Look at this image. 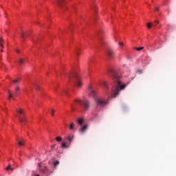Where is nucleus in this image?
<instances>
[{"label": "nucleus", "mask_w": 176, "mask_h": 176, "mask_svg": "<svg viewBox=\"0 0 176 176\" xmlns=\"http://www.w3.org/2000/svg\"><path fill=\"white\" fill-rule=\"evenodd\" d=\"M109 74L111 75V76H113V79L114 80V87L112 88L110 92V96H111L113 98H116V97L119 96V91L126 89V85L122 84L120 77L118 75L115 70H111Z\"/></svg>", "instance_id": "f257e3e1"}, {"label": "nucleus", "mask_w": 176, "mask_h": 176, "mask_svg": "<svg viewBox=\"0 0 176 176\" xmlns=\"http://www.w3.org/2000/svg\"><path fill=\"white\" fill-rule=\"evenodd\" d=\"M67 78L70 80H74V79H75V80H74V83L75 86H76V87H78V89H80V87H82V86H83V83L82 82V81L80 80L78 74L69 73L67 75Z\"/></svg>", "instance_id": "f03ea898"}, {"label": "nucleus", "mask_w": 176, "mask_h": 176, "mask_svg": "<svg viewBox=\"0 0 176 176\" xmlns=\"http://www.w3.org/2000/svg\"><path fill=\"white\" fill-rule=\"evenodd\" d=\"M18 120L22 124H25L27 123V118H25V111L23 110L22 109H19L16 110Z\"/></svg>", "instance_id": "7ed1b4c3"}, {"label": "nucleus", "mask_w": 176, "mask_h": 176, "mask_svg": "<svg viewBox=\"0 0 176 176\" xmlns=\"http://www.w3.org/2000/svg\"><path fill=\"white\" fill-rule=\"evenodd\" d=\"M75 102L79 104L81 108H83L84 111H88L89 108H90V102L87 100H80L78 99L75 100Z\"/></svg>", "instance_id": "20e7f679"}, {"label": "nucleus", "mask_w": 176, "mask_h": 176, "mask_svg": "<svg viewBox=\"0 0 176 176\" xmlns=\"http://www.w3.org/2000/svg\"><path fill=\"white\" fill-rule=\"evenodd\" d=\"M96 104L100 107H104V105H107V104H108V101L104 100L102 99H97Z\"/></svg>", "instance_id": "39448f33"}, {"label": "nucleus", "mask_w": 176, "mask_h": 176, "mask_svg": "<svg viewBox=\"0 0 176 176\" xmlns=\"http://www.w3.org/2000/svg\"><path fill=\"white\" fill-rule=\"evenodd\" d=\"M107 56L109 57V58H113V56H115V52H113L112 50H109L107 52Z\"/></svg>", "instance_id": "423d86ee"}, {"label": "nucleus", "mask_w": 176, "mask_h": 176, "mask_svg": "<svg viewBox=\"0 0 176 176\" xmlns=\"http://www.w3.org/2000/svg\"><path fill=\"white\" fill-rule=\"evenodd\" d=\"M56 3L59 8L64 9V0H58Z\"/></svg>", "instance_id": "0eeeda50"}, {"label": "nucleus", "mask_w": 176, "mask_h": 176, "mask_svg": "<svg viewBox=\"0 0 176 176\" xmlns=\"http://www.w3.org/2000/svg\"><path fill=\"white\" fill-rule=\"evenodd\" d=\"M89 90L90 96L91 97H96V91L91 89V87H89Z\"/></svg>", "instance_id": "6e6552de"}, {"label": "nucleus", "mask_w": 176, "mask_h": 176, "mask_svg": "<svg viewBox=\"0 0 176 176\" xmlns=\"http://www.w3.org/2000/svg\"><path fill=\"white\" fill-rule=\"evenodd\" d=\"M18 94H20V87H16L14 89V96H18Z\"/></svg>", "instance_id": "1a4fd4ad"}, {"label": "nucleus", "mask_w": 176, "mask_h": 176, "mask_svg": "<svg viewBox=\"0 0 176 176\" xmlns=\"http://www.w3.org/2000/svg\"><path fill=\"white\" fill-rule=\"evenodd\" d=\"M86 130H87V125H85L84 126H82L81 129H79V131L80 133H81V134H83V133H85Z\"/></svg>", "instance_id": "9d476101"}, {"label": "nucleus", "mask_w": 176, "mask_h": 176, "mask_svg": "<svg viewBox=\"0 0 176 176\" xmlns=\"http://www.w3.org/2000/svg\"><path fill=\"white\" fill-rule=\"evenodd\" d=\"M8 98H9V100H10V98H13V97H15L14 95L13 94H12L10 90H8Z\"/></svg>", "instance_id": "9b49d317"}, {"label": "nucleus", "mask_w": 176, "mask_h": 176, "mask_svg": "<svg viewBox=\"0 0 176 176\" xmlns=\"http://www.w3.org/2000/svg\"><path fill=\"white\" fill-rule=\"evenodd\" d=\"M67 140H68L69 142H72V141H74V135H69Z\"/></svg>", "instance_id": "f8f14e48"}, {"label": "nucleus", "mask_w": 176, "mask_h": 176, "mask_svg": "<svg viewBox=\"0 0 176 176\" xmlns=\"http://www.w3.org/2000/svg\"><path fill=\"white\" fill-rule=\"evenodd\" d=\"M75 129V124L74 122H72L69 126V130H74Z\"/></svg>", "instance_id": "ddd939ff"}, {"label": "nucleus", "mask_w": 176, "mask_h": 176, "mask_svg": "<svg viewBox=\"0 0 176 176\" xmlns=\"http://www.w3.org/2000/svg\"><path fill=\"white\" fill-rule=\"evenodd\" d=\"M14 85H17V83H20V78H17L16 80H12Z\"/></svg>", "instance_id": "4468645a"}, {"label": "nucleus", "mask_w": 176, "mask_h": 176, "mask_svg": "<svg viewBox=\"0 0 176 176\" xmlns=\"http://www.w3.org/2000/svg\"><path fill=\"white\" fill-rule=\"evenodd\" d=\"M77 122H78V124H80V126L83 124V119L82 118H79Z\"/></svg>", "instance_id": "2eb2a0df"}, {"label": "nucleus", "mask_w": 176, "mask_h": 176, "mask_svg": "<svg viewBox=\"0 0 176 176\" xmlns=\"http://www.w3.org/2000/svg\"><path fill=\"white\" fill-rule=\"evenodd\" d=\"M102 86H104V87H105L106 89H108V83H107V82L103 81L102 82Z\"/></svg>", "instance_id": "dca6fc26"}, {"label": "nucleus", "mask_w": 176, "mask_h": 176, "mask_svg": "<svg viewBox=\"0 0 176 176\" xmlns=\"http://www.w3.org/2000/svg\"><path fill=\"white\" fill-rule=\"evenodd\" d=\"M33 86H34L36 90H40V87L36 83H33Z\"/></svg>", "instance_id": "f3484780"}, {"label": "nucleus", "mask_w": 176, "mask_h": 176, "mask_svg": "<svg viewBox=\"0 0 176 176\" xmlns=\"http://www.w3.org/2000/svg\"><path fill=\"white\" fill-rule=\"evenodd\" d=\"M3 38H0V46H1L2 49H3Z\"/></svg>", "instance_id": "a211bd4d"}, {"label": "nucleus", "mask_w": 176, "mask_h": 176, "mask_svg": "<svg viewBox=\"0 0 176 176\" xmlns=\"http://www.w3.org/2000/svg\"><path fill=\"white\" fill-rule=\"evenodd\" d=\"M56 140L58 141V142H60V141L63 140V138H61L60 136H58L56 138Z\"/></svg>", "instance_id": "6ab92c4d"}, {"label": "nucleus", "mask_w": 176, "mask_h": 176, "mask_svg": "<svg viewBox=\"0 0 176 176\" xmlns=\"http://www.w3.org/2000/svg\"><path fill=\"white\" fill-rule=\"evenodd\" d=\"M152 25H153V23H147V28L148 29L152 28Z\"/></svg>", "instance_id": "aec40b11"}, {"label": "nucleus", "mask_w": 176, "mask_h": 176, "mask_svg": "<svg viewBox=\"0 0 176 176\" xmlns=\"http://www.w3.org/2000/svg\"><path fill=\"white\" fill-rule=\"evenodd\" d=\"M58 164H60V162H59V161H56V162L54 163V167H57V166H58Z\"/></svg>", "instance_id": "412c9836"}, {"label": "nucleus", "mask_w": 176, "mask_h": 176, "mask_svg": "<svg viewBox=\"0 0 176 176\" xmlns=\"http://www.w3.org/2000/svg\"><path fill=\"white\" fill-rule=\"evenodd\" d=\"M18 144L19 145V146H24V142H23L21 141H19Z\"/></svg>", "instance_id": "4be33fe9"}, {"label": "nucleus", "mask_w": 176, "mask_h": 176, "mask_svg": "<svg viewBox=\"0 0 176 176\" xmlns=\"http://www.w3.org/2000/svg\"><path fill=\"white\" fill-rule=\"evenodd\" d=\"M21 37L23 38V39H25V33L22 32V33L21 34Z\"/></svg>", "instance_id": "5701e85b"}, {"label": "nucleus", "mask_w": 176, "mask_h": 176, "mask_svg": "<svg viewBox=\"0 0 176 176\" xmlns=\"http://www.w3.org/2000/svg\"><path fill=\"white\" fill-rule=\"evenodd\" d=\"M143 49H144V47H140L135 48V50H138V52H140V50H142Z\"/></svg>", "instance_id": "b1692460"}, {"label": "nucleus", "mask_w": 176, "mask_h": 176, "mask_svg": "<svg viewBox=\"0 0 176 176\" xmlns=\"http://www.w3.org/2000/svg\"><path fill=\"white\" fill-rule=\"evenodd\" d=\"M23 63H24V59L20 58H19V63H20V64H23Z\"/></svg>", "instance_id": "393cba45"}, {"label": "nucleus", "mask_w": 176, "mask_h": 176, "mask_svg": "<svg viewBox=\"0 0 176 176\" xmlns=\"http://www.w3.org/2000/svg\"><path fill=\"white\" fill-rule=\"evenodd\" d=\"M61 147L62 148H67V143H63Z\"/></svg>", "instance_id": "a878e982"}, {"label": "nucleus", "mask_w": 176, "mask_h": 176, "mask_svg": "<svg viewBox=\"0 0 176 176\" xmlns=\"http://www.w3.org/2000/svg\"><path fill=\"white\" fill-rule=\"evenodd\" d=\"M6 170H12V171H13V168H11L10 167V165H9L7 168H6Z\"/></svg>", "instance_id": "bb28decb"}, {"label": "nucleus", "mask_w": 176, "mask_h": 176, "mask_svg": "<svg viewBox=\"0 0 176 176\" xmlns=\"http://www.w3.org/2000/svg\"><path fill=\"white\" fill-rule=\"evenodd\" d=\"M51 115L52 116H54V109H51Z\"/></svg>", "instance_id": "cd10ccee"}, {"label": "nucleus", "mask_w": 176, "mask_h": 176, "mask_svg": "<svg viewBox=\"0 0 176 176\" xmlns=\"http://www.w3.org/2000/svg\"><path fill=\"white\" fill-rule=\"evenodd\" d=\"M137 73L138 74H142V70L139 69V70L137 71Z\"/></svg>", "instance_id": "c85d7f7f"}, {"label": "nucleus", "mask_w": 176, "mask_h": 176, "mask_svg": "<svg viewBox=\"0 0 176 176\" xmlns=\"http://www.w3.org/2000/svg\"><path fill=\"white\" fill-rule=\"evenodd\" d=\"M155 10H156V12H159V8L156 7Z\"/></svg>", "instance_id": "c756f323"}, {"label": "nucleus", "mask_w": 176, "mask_h": 176, "mask_svg": "<svg viewBox=\"0 0 176 176\" xmlns=\"http://www.w3.org/2000/svg\"><path fill=\"white\" fill-rule=\"evenodd\" d=\"M120 46H123V43H119Z\"/></svg>", "instance_id": "7c9ffc66"}, {"label": "nucleus", "mask_w": 176, "mask_h": 176, "mask_svg": "<svg viewBox=\"0 0 176 176\" xmlns=\"http://www.w3.org/2000/svg\"><path fill=\"white\" fill-rule=\"evenodd\" d=\"M16 53H19V50H16Z\"/></svg>", "instance_id": "2f4dec72"}, {"label": "nucleus", "mask_w": 176, "mask_h": 176, "mask_svg": "<svg viewBox=\"0 0 176 176\" xmlns=\"http://www.w3.org/2000/svg\"><path fill=\"white\" fill-rule=\"evenodd\" d=\"M38 167H41V163L38 164Z\"/></svg>", "instance_id": "473e14b6"}, {"label": "nucleus", "mask_w": 176, "mask_h": 176, "mask_svg": "<svg viewBox=\"0 0 176 176\" xmlns=\"http://www.w3.org/2000/svg\"><path fill=\"white\" fill-rule=\"evenodd\" d=\"M76 54H77V56H79V52H76Z\"/></svg>", "instance_id": "72a5a7b5"}, {"label": "nucleus", "mask_w": 176, "mask_h": 176, "mask_svg": "<svg viewBox=\"0 0 176 176\" xmlns=\"http://www.w3.org/2000/svg\"><path fill=\"white\" fill-rule=\"evenodd\" d=\"M156 23H157V24H159V21H157Z\"/></svg>", "instance_id": "f704fd0d"}, {"label": "nucleus", "mask_w": 176, "mask_h": 176, "mask_svg": "<svg viewBox=\"0 0 176 176\" xmlns=\"http://www.w3.org/2000/svg\"><path fill=\"white\" fill-rule=\"evenodd\" d=\"M41 171H42V173H45V170H41Z\"/></svg>", "instance_id": "c9c22d12"}, {"label": "nucleus", "mask_w": 176, "mask_h": 176, "mask_svg": "<svg viewBox=\"0 0 176 176\" xmlns=\"http://www.w3.org/2000/svg\"><path fill=\"white\" fill-rule=\"evenodd\" d=\"M64 93H65V94H67V92H66L65 91H64Z\"/></svg>", "instance_id": "e433bc0d"}, {"label": "nucleus", "mask_w": 176, "mask_h": 176, "mask_svg": "<svg viewBox=\"0 0 176 176\" xmlns=\"http://www.w3.org/2000/svg\"><path fill=\"white\" fill-rule=\"evenodd\" d=\"M35 176H41V175H36Z\"/></svg>", "instance_id": "4c0bfd02"}, {"label": "nucleus", "mask_w": 176, "mask_h": 176, "mask_svg": "<svg viewBox=\"0 0 176 176\" xmlns=\"http://www.w3.org/2000/svg\"><path fill=\"white\" fill-rule=\"evenodd\" d=\"M33 42H34V43H35V41L34 40H33Z\"/></svg>", "instance_id": "58836bf2"}, {"label": "nucleus", "mask_w": 176, "mask_h": 176, "mask_svg": "<svg viewBox=\"0 0 176 176\" xmlns=\"http://www.w3.org/2000/svg\"><path fill=\"white\" fill-rule=\"evenodd\" d=\"M16 141H19V138L16 139Z\"/></svg>", "instance_id": "ea45409f"}, {"label": "nucleus", "mask_w": 176, "mask_h": 176, "mask_svg": "<svg viewBox=\"0 0 176 176\" xmlns=\"http://www.w3.org/2000/svg\"><path fill=\"white\" fill-rule=\"evenodd\" d=\"M1 52H3V50H1Z\"/></svg>", "instance_id": "a19ab883"}]
</instances>
